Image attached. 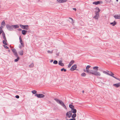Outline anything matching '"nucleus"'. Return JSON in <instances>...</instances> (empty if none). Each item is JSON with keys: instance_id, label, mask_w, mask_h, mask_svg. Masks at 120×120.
Wrapping results in <instances>:
<instances>
[{"instance_id": "obj_1", "label": "nucleus", "mask_w": 120, "mask_h": 120, "mask_svg": "<svg viewBox=\"0 0 120 120\" xmlns=\"http://www.w3.org/2000/svg\"><path fill=\"white\" fill-rule=\"evenodd\" d=\"M54 100H55L57 103L66 109H67V108L65 105L64 102L56 98H54Z\"/></svg>"}, {"instance_id": "obj_2", "label": "nucleus", "mask_w": 120, "mask_h": 120, "mask_svg": "<svg viewBox=\"0 0 120 120\" xmlns=\"http://www.w3.org/2000/svg\"><path fill=\"white\" fill-rule=\"evenodd\" d=\"M19 26L21 28L27 30L29 29V26L27 25H22L20 24Z\"/></svg>"}, {"instance_id": "obj_3", "label": "nucleus", "mask_w": 120, "mask_h": 120, "mask_svg": "<svg viewBox=\"0 0 120 120\" xmlns=\"http://www.w3.org/2000/svg\"><path fill=\"white\" fill-rule=\"evenodd\" d=\"M6 27L8 30L10 31H11L12 30V27L11 26H10L9 25H6Z\"/></svg>"}, {"instance_id": "obj_4", "label": "nucleus", "mask_w": 120, "mask_h": 120, "mask_svg": "<svg viewBox=\"0 0 120 120\" xmlns=\"http://www.w3.org/2000/svg\"><path fill=\"white\" fill-rule=\"evenodd\" d=\"M72 114L71 112V111H70L66 113V116L68 118H70L71 117Z\"/></svg>"}, {"instance_id": "obj_5", "label": "nucleus", "mask_w": 120, "mask_h": 120, "mask_svg": "<svg viewBox=\"0 0 120 120\" xmlns=\"http://www.w3.org/2000/svg\"><path fill=\"white\" fill-rule=\"evenodd\" d=\"M77 68V65L76 64H75L72 66L70 69V70L73 71L75 70Z\"/></svg>"}, {"instance_id": "obj_6", "label": "nucleus", "mask_w": 120, "mask_h": 120, "mask_svg": "<svg viewBox=\"0 0 120 120\" xmlns=\"http://www.w3.org/2000/svg\"><path fill=\"white\" fill-rule=\"evenodd\" d=\"M19 39L20 40V42L22 46L23 47L24 46V44L23 43V42L22 40V38L20 36L19 37Z\"/></svg>"}, {"instance_id": "obj_7", "label": "nucleus", "mask_w": 120, "mask_h": 120, "mask_svg": "<svg viewBox=\"0 0 120 120\" xmlns=\"http://www.w3.org/2000/svg\"><path fill=\"white\" fill-rule=\"evenodd\" d=\"M113 86L116 88H118L120 86V82L114 84L113 85Z\"/></svg>"}, {"instance_id": "obj_8", "label": "nucleus", "mask_w": 120, "mask_h": 120, "mask_svg": "<svg viewBox=\"0 0 120 120\" xmlns=\"http://www.w3.org/2000/svg\"><path fill=\"white\" fill-rule=\"evenodd\" d=\"M92 74L94 75H98V72L96 70H92Z\"/></svg>"}, {"instance_id": "obj_9", "label": "nucleus", "mask_w": 120, "mask_h": 120, "mask_svg": "<svg viewBox=\"0 0 120 120\" xmlns=\"http://www.w3.org/2000/svg\"><path fill=\"white\" fill-rule=\"evenodd\" d=\"M45 96L43 94H39L38 98H43Z\"/></svg>"}, {"instance_id": "obj_10", "label": "nucleus", "mask_w": 120, "mask_h": 120, "mask_svg": "<svg viewBox=\"0 0 120 120\" xmlns=\"http://www.w3.org/2000/svg\"><path fill=\"white\" fill-rule=\"evenodd\" d=\"M62 61L61 60H60L59 61L58 64L59 65L62 66H63L64 65V64L62 62Z\"/></svg>"}, {"instance_id": "obj_11", "label": "nucleus", "mask_w": 120, "mask_h": 120, "mask_svg": "<svg viewBox=\"0 0 120 120\" xmlns=\"http://www.w3.org/2000/svg\"><path fill=\"white\" fill-rule=\"evenodd\" d=\"M2 34V36H3V39L4 40H5L6 41H7L6 38L5 37V34L4 32L3 33V34Z\"/></svg>"}, {"instance_id": "obj_12", "label": "nucleus", "mask_w": 120, "mask_h": 120, "mask_svg": "<svg viewBox=\"0 0 120 120\" xmlns=\"http://www.w3.org/2000/svg\"><path fill=\"white\" fill-rule=\"evenodd\" d=\"M27 31L24 30H22V34L23 35H25L27 32Z\"/></svg>"}, {"instance_id": "obj_13", "label": "nucleus", "mask_w": 120, "mask_h": 120, "mask_svg": "<svg viewBox=\"0 0 120 120\" xmlns=\"http://www.w3.org/2000/svg\"><path fill=\"white\" fill-rule=\"evenodd\" d=\"M71 112H72L73 113H76V112L77 111L74 108L72 109H71Z\"/></svg>"}, {"instance_id": "obj_14", "label": "nucleus", "mask_w": 120, "mask_h": 120, "mask_svg": "<svg viewBox=\"0 0 120 120\" xmlns=\"http://www.w3.org/2000/svg\"><path fill=\"white\" fill-rule=\"evenodd\" d=\"M115 19H120V15H116L114 16Z\"/></svg>"}, {"instance_id": "obj_15", "label": "nucleus", "mask_w": 120, "mask_h": 120, "mask_svg": "<svg viewBox=\"0 0 120 120\" xmlns=\"http://www.w3.org/2000/svg\"><path fill=\"white\" fill-rule=\"evenodd\" d=\"M95 11V14L96 15L95 16H94L93 17V18H94L96 19H98V16H97V15H98V11L96 10Z\"/></svg>"}, {"instance_id": "obj_16", "label": "nucleus", "mask_w": 120, "mask_h": 120, "mask_svg": "<svg viewBox=\"0 0 120 120\" xmlns=\"http://www.w3.org/2000/svg\"><path fill=\"white\" fill-rule=\"evenodd\" d=\"M12 28L14 29L18 28L19 27V26L17 25H12Z\"/></svg>"}, {"instance_id": "obj_17", "label": "nucleus", "mask_w": 120, "mask_h": 120, "mask_svg": "<svg viewBox=\"0 0 120 120\" xmlns=\"http://www.w3.org/2000/svg\"><path fill=\"white\" fill-rule=\"evenodd\" d=\"M86 71L89 73H90L92 74V70L89 69H86Z\"/></svg>"}, {"instance_id": "obj_18", "label": "nucleus", "mask_w": 120, "mask_h": 120, "mask_svg": "<svg viewBox=\"0 0 120 120\" xmlns=\"http://www.w3.org/2000/svg\"><path fill=\"white\" fill-rule=\"evenodd\" d=\"M116 22L114 21L113 22L111 23L110 24L112 25V26H114L116 24Z\"/></svg>"}, {"instance_id": "obj_19", "label": "nucleus", "mask_w": 120, "mask_h": 120, "mask_svg": "<svg viewBox=\"0 0 120 120\" xmlns=\"http://www.w3.org/2000/svg\"><path fill=\"white\" fill-rule=\"evenodd\" d=\"M12 50L14 54L17 53L15 49H12Z\"/></svg>"}, {"instance_id": "obj_20", "label": "nucleus", "mask_w": 120, "mask_h": 120, "mask_svg": "<svg viewBox=\"0 0 120 120\" xmlns=\"http://www.w3.org/2000/svg\"><path fill=\"white\" fill-rule=\"evenodd\" d=\"M69 107L71 109L74 108V106L70 104L69 105Z\"/></svg>"}, {"instance_id": "obj_21", "label": "nucleus", "mask_w": 120, "mask_h": 120, "mask_svg": "<svg viewBox=\"0 0 120 120\" xmlns=\"http://www.w3.org/2000/svg\"><path fill=\"white\" fill-rule=\"evenodd\" d=\"M23 51L22 50L19 52V54L21 55H22L23 54Z\"/></svg>"}, {"instance_id": "obj_22", "label": "nucleus", "mask_w": 120, "mask_h": 120, "mask_svg": "<svg viewBox=\"0 0 120 120\" xmlns=\"http://www.w3.org/2000/svg\"><path fill=\"white\" fill-rule=\"evenodd\" d=\"M114 75V74L112 72L110 71V74L109 73V75L113 77H115L113 76Z\"/></svg>"}, {"instance_id": "obj_23", "label": "nucleus", "mask_w": 120, "mask_h": 120, "mask_svg": "<svg viewBox=\"0 0 120 120\" xmlns=\"http://www.w3.org/2000/svg\"><path fill=\"white\" fill-rule=\"evenodd\" d=\"M76 116V114L75 113H74L71 116V117L73 118H75Z\"/></svg>"}, {"instance_id": "obj_24", "label": "nucleus", "mask_w": 120, "mask_h": 120, "mask_svg": "<svg viewBox=\"0 0 120 120\" xmlns=\"http://www.w3.org/2000/svg\"><path fill=\"white\" fill-rule=\"evenodd\" d=\"M93 69L94 70H96L97 71H98V66L94 67L93 68Z\"/></svg>"}, {"instance_id": "obj_25", "label": "nucleus", "mask_w": 120, "mask_h": 120, "mask_svg": "<svg viewBox=\"0 0 120 120\" xmlns=\"http://www.w3.org/2000/svg\"><path fill=\"white\" fill-rule=\"evenodd\" d=\"M7 42L6 41L4 40L3 41V44L6 45H7V44L6 42Z\"/></svg>"}, {"instance_id": "obj_26", "label": "nucleus", "mask_w": 120, "mask_h": 120, "mask_svg": "<svg viewBox=\"0 0 120 120\" xmlns=\"http://www.w3.org/2000/svg\"><path fill=\"white\" fill-rule=\"evenodd\" d=\"M19 59L20 58L19 57H18L14 61L15 62H17L19 61Z\"/></svg>"}, {"instance_id": "obj_27", "label": "nucleus", "mask_w": 120, "mask_h": 120, "mask_svg": "<svg viewBox=\"0 0 120 120\" xmlns=\"http://www.w3.org/2000/svg\"><path fill=\"white\" fill-rule=\"evenodd\" d=\"M31 92L33 94H34L37 93V91H36L34 90L32 91Z\"/></svg>"}, {"instance_id": "obj_28", "label": "nucleus", "mask_w": 120, "mask_h": 120, "mask_svg": "<svg viewBox=\"0 0 120 120\" xmlns=\"http://www.w3.org/2000/svg\"><path fill=\"white\" fill-rule=\"evenodd\" d=\"M103 72L105 74H106L107 75H109V73L108 72H107L106 71H103Z\"/></svg>"}, {"instance_id": "obj_29", "label": "nucleus", "mask_w": 120, "mask_h": 120, "mask_svg": "<svg viewBox=\"0 0 120 120\" xmlns=\"http://www.w3.org/2000/svg\"><path fill=\"white\" fill-rule=\"evenodd\" d=\"M74 62V61L73 60H71L70 62L69 63H70V64H71L72 65L73 64Z\"/></svg>"}, {"instance_id": "obj_30", "label": "nucleus", "mask_w": 120, "mask_h": 120, "mask_svg": "<svg viewBox=\"0 0 120 120\" xmlns=\"http://www.w3.org/2000/svg\"><path fill=\"white\" fill-rule=\"evenodd\" d=\"M86 75V74L84 73H83L81 74V76H85Z\"/></svg>"}, {"instance_id": "obj_31", "label": "nucleus", "mask_w": 120, "mask_h": 120, "mask_svg": "<svg viewBox=\"0 0 120 120\" xmlns=\"http://www.w3.org/2000/svg\"><path fill=\"white\" fill-rule=\"evenodd\" d=\"M61 71H64V72H66V71L67 70L66 69L64 68H63L61 69Z\"/></svg>"}, {"instance_id": "obj_32", "label": "nucleus", "mask_w": 120, "mask_h": 120, "mask_svg": "<svg viewBox=\"0 0 120 120\" xmlns=\"http://www.w3.org/2000/svg\"><path fill=\"white\" fill-rule=\"evenodd\" d=\"M53 63L55 64H56L58 63V61L56 60H54L53 61Z\"/></svg>"}, {"instance_id": "obj_33", "label": "nucleus", "mask_w": 120, "mask_h": 120, "mask_svg": "<svg viewBox=\"0 0 120 120\" xmlns=\"http://www.w3.org/2000/svg\"><path fill=\"white\" fill-rule=\"evenodd\" d=\"M34 66V64L33 63H32L29 65V67L30 68H32Z\"/></svg>"}, {"instance_id": "obj_34", "label": "nucleus", "mask_w": 120, "mask_h": 120, "mask_svg": "<svg viewBox=\"0 0 120 120\" xmlns=\"http://www.w3.org/2000/svg\"><path fill=\"white\" fill-rule=\"evenodd\" d=\"M1 25H2L4 26L5 25V21L4 20L1 23Z\"/></svg>"}, {"instance_id": "obj_35", "label": "nucleus", "mask_w": 120, "mask_h": 120, "mask_svg": "<svg viewBox=\"0 0 120 120\" xmlns=\"http://www.w3.org/2000/svg\"><path fill=\"white\" fill-rule=\"evenodd\" d=\"M67 1V0H61V3H63L66 2Z\"/></svg>"}, {"instance_id": "obj_36", "label": "nucleus", "mask_w": 120, "mask_h": 120, "mask_svg": "<svg viewBox=\"0 0 120 120\" xmlns=\"http://www.w3.org/2000/svg\"><path fill=\"white\" fill-rule=\"evenodd\" d=\"M14 55H15V56L16 57H17V58H18V57H19L17 53H15V54H14Z\"/></svg>"}, {"instance_id": "obj_37", "label": "nucleus", "mask_w": 120, "mask_h": 120, "mask_svg": "<svg viewBox=\"0 0 120 120\" xmlns=\"http://www.w3.org/2000/svg\"><path fill=\"white\" fill-rule=\"evenodd\" d=\"M90 65H87L86 68V69H89V68H90Z\"/></svg>"}, {"instance_id": "obj_38", "label": "nucleus", "mask_w": 120, "mask_h": 120, "mask_svg": "<svg viewBox=\"0 0 120 120\" xmlns=\"http://www.w3.org/2000/svg\"><path fill=\"white\" fill-rule=\"evenodd\" d=\"M93 4L96 5H98V1H95L93 3Z\"/></svg>"}, {"instance_id": "obj_39", "label": "nucleus", "mask_w": 120, "mask_h": 120, "mask_svg": "<svg viewBox=\"0 0 120 120\" xmlns=\"http://www.w3.org/2000/svg\"><path fill=\"white\" fill-rule=\"evenodd\" d=\"M3 46H4V48H5L6 49H8L9 48L8 47H7V46H6L5 45H3Z\"/></svg>"}, {"instance_id": "obj_40", "label": "nucleus", "mask_w": 120, "mask_h": 120, "mask_svg": "<svg viewBox=\"0 0 120 120\" xmlns=\"http://www.w3.org/2000/svg\"><path fill=\"white\" fill-rule=\"evenodd\" d=\"M102 3H103V2L102 1H98V4H102Z\"/></svg>"}, {"instance_id": "obj_41", "label": "nucleus", "mask_w": 120, "mask_h": 120, "mask_svg": "<svg viewBox=\"0 0 120 120\" xmlns=\"http://www.w3.org/2000/svg\"><path fill=\"white\" fill-rule=\"evenodd\" d=\"M98 17H99V13H98L100 11V10L98 8Z\"/></svg>"}, {"instance_id": "obj_42", "label": "nucleus", "mask_w": 120, "mask_h": 120, "mask_svg": "<svg viewBox=\"0 0 120 120\" xmlns=\"http://www.w3.org/2000/svg\"><path fill=\"white\" fill-rule=\"evenodd\" d=\"M4 32L3 30H0V35L1 33H2L3 34V33Z\"/></svg>"}, {"instance_id": "obj_43", "label": "nucleus", "mask_w": 120, "mask_h": 120, "mask_svg": "<svg viewBox=\"0 0 120 120\" xmlns=\"http://www.w3.org/2000/svg\"><path fill=\"white\" fill-rule=\"evenodd\" d=\"M15 97L17 98H19V96L18 95H16L15 96Z\"/></svg>"}, {"instance_id": "obj_44", "label": "nucleus", "mask_w": 120, "mask_h": 120, "mask_svg": "<svg viewBox=\"0 0 120 120\" xmlns=\"http://www.w3.org/2000/svg\"><path fill=\"white\" fill-rule=\"evenodd\" d=\"M47 52L48 53H52V51H49V50H48V51H47Z\"/></svg>"}, {"instance_id": "obj_45", "label": "nucleus", "mask_w": 120, "mask_h": 120, "mask_svg": "<svg viewBox=\"0 0 120 120\" xmlns=\"http://www.w3.org/2000/svg\"><path fill=\"white\" fill-rule=\"evenodd\" d=\"M113 78H114L115 79H116L117 80H119V78H117V77H113Z\"/></svg>"}, {"instance_id": "obj_46", "label": "nucleus", "mask_w": 120, "mask_h": 120, "mask_svg": "<svg viewBox=\"0 0 120 120\" xmlns=\"http://www.w3.org/2000/svg\"><path fill=\"white\" fill-rule=\"evenodd\" d=\"M35 94V96H36L38 97V94H37L36 93Z\"/></svg>"}, {"instance_id": "obj_47", "label": "nucleus", "mask_w": 120, "mask_h": 120, "mask_svg": "<svg viewBox=\"0 0 120 120\" xmlns=\"http://www.w3.org/2000/svg\"><path fill=\"white\" fill-rule=\"evenodd\" d=\"M56 0L59 3H61V0Z\"/></svg>"}, {"instance_id": "obj_48", "label": "nucleus", "mask_w": 120, "mask_h": 120, "mask_svg": "<svg viewBox=\"0 0 120 120\" xmlns=\"http://www.w3.org/2000/svg\"><path fill=\"white\" fill-rule=\"evenodd\" d=\"M17 30L19 31H21L22 30V29H18Z\"/></svg>"}, {"instance_id": "obj_49", "label": "nucleus", "mask_w": 120, "mask_h": 120, "mask_svg": "<svg viewBox=\"0 0 120 120\" xmlns=\"http://www.w3.org/2000/svg\"><path fill=\"white\" fill-rule=\"evenodd\" d=\"M71 64H70V63H69L68 65V67L69 68H70L71 67Z\"/></svg>"}, {"instance_id": "obj_50", "label": "nucleus", "mask_w": 120, "mask_h": 120, "mask_svg": "<svg viewBox=\"0 0 120 120\" xmlns=\"http://www.w3.org/2000/svg\"><path fill=\"white\" fill-rule=\"evenodd\" d=\"M70 120H75V118H72L70 119Z\"/></svg>"}, {"instance_id": "obj_51", "label": "nucleus", "mask_w": 120, "mask_h": 120, "mask_svg": "<svg viewBox=\"0 0 120 120\" xmlns=\"http://www.w3.org/2000/svg\"><path fill=\"white\" fill-rule=\"evenodd\" d=\"M101 75V74L100 73L98 72V75L100 76Z\"/></svg>"}, {"instance_id": "obj_52", "label": "nucleus", "mask_w": 120, "mask_h": 120, "mask_svg": "<svg viewBox=\"0 0 120 120\" xmlns=\"http://www.w3.org/2000/svg\"><path fill=\"white\" fill-rule=\"evenodd\" d=\"M53 61V60H51L50 61V62L51 63V62H52Z\"/></svg>"}, {"instance_id": "obj_53", "label": "nucleus", "mask_w": 120, "mask_h": 120, "mask_svg": "<svg viewBox=\"0 0 120 120\" xmlns=\"http://www.w3.org/2000/svg\"><path fill=\"white\" fill-rule=\"evenodd\" d=\"M19 48L21 49L22 48V47L21 46H19Z\"/></svg>"}, {"instance_id": "obj_54", "label": "nucleus", "mask_w": 120, "mask_h": 120, "mask_svg": "<svg viewBox=\"0 0 120 120\" xmlns=\"http://www.w3.org/2000/svg\"><path fill=\"white\" fill-rule=\"evenodd\" d=\"M98 9V8H96L95 9H94V11H95V10H97Z\"/></svg>"}, {"instance_id": "obj_55", "label": "nucleus", "mask_w": 120, "mask_h": 120, "mask_svg": "<svg viewBox=\"0 0 120 120\" xmlns=\"http://www.w3.org/2000/svg\"><path fill=\"white\" fill-rule=\"evenodd\" d=\"M69 19H71L72 21H73V19L71 18H70V17L69 18Z\"/></svg>"}, {"instance_id": "obj_56", "label": "nucleus", "mask_w": 120, "mask_h": 120, "mask_svg": "<svg viewBox=\"0 0 120 120\" xmlns=\"http://www.w3.org/2000/svg\"><path fill=\"white\" fill-rule=\"evenodd\" d=\"M73 9L74 10H75V11H76V8H73Z\"/></svg>"}, {"instance_id": "obj_57", "label": "nucleus", "mask_w": 120, "mask_h": 120, "mask_svg": "<svg viewBox=\"0 0 120 120\" xmlns=\"http://www.w3.org/2000/svg\"><path fill=\"white\" fill-rule=\"evenodd\" d=\"M2 29V28L1 27H0V30H1Z\"/></svg>"}, {"instance_id": "obj_58", "label": "nucleus", "mask_w": 120, "mask_h": 120, "mask_svg": "<svg viewBox=\"0 0 120 120\" xmlns=\"http://www.w3.org/2000/svg\"><path fill=\"white\" fill-rule=\"evenodd\" d=\"M8 52H10V50H8Z\"/></svg>"}, {"instance_id": "obj_59", "label": "nucleus", "mask_w": 120, "mask_h": 120, "mask_svg": "<svg viewBox=\"0 0 120 120\" xmlns=\"http://www.w3.org/2000/svg\"><path fill=\"white\" fill-rule=\"evenodd\" d=\"M82 92L83 93L84 92V91L83 90L82 91Z\"/></svg>"}, {"instance_id": "obj_60", "label": "nucleus", "mask_w": 120, "mask_h": 120, "mask_svg": "<svg viewBox=\"0 0 120 120\" xmlns=\"http://www.w3.org/2000/svg\"><path fill=\"white\" fill-rule=\"evenodd\" d=\"M116 0V2L118 1V0Z\"/></svg>"}, {"instance_id": "obj_61", "label": "nucleus", "mask_w": 120, "mask_h": 120, "mask_svg": "<svg viewBox=\"0 0 120 120\" xmlns=\"http://www.w3.org/2000/svg\"><path fill=\"white\" fill-rule=\"evenodd\" d=\"M119 80V81H120V79H119V80Z\"/></svg>"}, {"instance_id": "obj_62", "label": "nucleus", "mask_w": 120, "mask_h": 120, "mask_svg": "<svg viewBox=\"0 0 120 120\" xmlns=\"http://www.w3.org/2000/svg\"><path fill=\"white\" fill-rule=\"evenodd\" d=\"M66 120H70V119H69V120H68V119H66Z\"/></svg>"}, {"instance_id": "obj_63", "label": "nucleus", "mask_w": 120, "mask_h": 120, "mask_svg": "<svg viewBox=\"0 0 120 120\" xmlns=\"http://www.w3.org/2000/svg\"><path fill=\"white\" fill-rule=\"evenodd\" d=\"M107 71V72H109V71Z\"/></svg>"}, {"instance_id": "obj_64", "label": "nucleus", "mask_w": 120, "mask_h": 120, "mask_svg": "<svg viewBox=\"0 0 120 120\" xmlns=\"http://www.w3.org/2000/svg\"><path fill=\"white\" fill-rule=\"evenodd\" d=\"M57 56H58V55H58V54H57Z\"/></svg>"}]
</instances>
